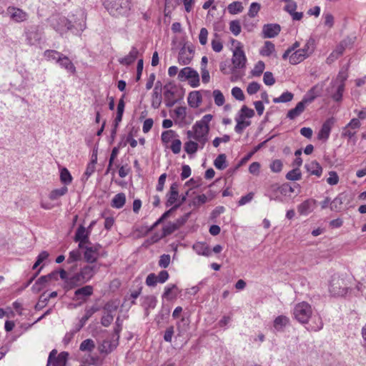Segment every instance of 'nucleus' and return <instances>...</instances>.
Segmentation results:
<instances>
[{
	"mask_svg": "<svg viewBox=\"0 0 366 366\" xmlns=\"http://www.w3.org/2000/svg\"><path fill=\"white\" fill-rule=\"evenodd\" d=\"M53 28L61 34L67 31H71L74 34H79L86 28V23L83 14L78 21L68 19L65 16H56L52 19Z\"/></svg>",
	"mask_w": 366,
	"mask_h": 366,
	"instance_id": "obj_1",
	"label": "nucleus"
},
{
	"mask_svg": "<svg viewBox=\"0 0 366 366\" xmlns=\"http://www.w3.org/2000/svg\"><path fill=\"white\" fill-rule=\"evenodd\" d=\"M99 267L97 265H85L79 272L73 274L69 280L70 288H74L89 282L99 271Z\"/></svg>",
	"mask_w": 366,
	"mask_h": 366,
	"instance_id": "obj_2",
	"label": "nucleus"
},
{
	"mask_svg": "<svg viewBox=\"0 0 366 366\" xmlns=\"http://www.w3.org/2000/svg\"><path fill=\"white\" fill-rule=\"evenodd\" d=\"M233 42H235V40H234ZM236 42L237 46H236V49L233 51V55L232 58V61L233 64V67L231 69V72L233 74V76L231 79L232 81H234L237 78V76L235 75L237 69H244L247 62L246 56L244 54V51L242 49V44L237 41H236Z\"/></svg>",
	"mask_w": 366,
	"mask_h": 366,
	"instance_id": "obj_3",
	"label": "nucleus"
},
{
	"mask_svg": "<svg viewBox=\"0 0 366 366\" xmlns=\"http://www.w3.org/2000/svg\"><path fill=\"white\" fill-rule=\"evenodd\" d=\"M209 130V127H202L199 124L195 123L192 129L187 131V136L188 139H193L199 142V149H202L208 141Z\"/></svg>",
	"mask_w": 366,
	"mask_h": 366,
	"instance_id": "obj_4",
	"label": "nucleus"
},
{
	"mask_svg": "<svg viewBox=\"0 0 366 366\" xmlns=\"http://www.w3.org/2000/svg\"><path fill=\"white\" fill-rule=\"evenodd\" d=\"M312 314L311 305L302 302L295 305L293 309L294 317L300 323L305 324L308 322Z\"/></svg>",
	"mask_w": 366,
	"mask_h": 366,
	"instance_id": "obj_5",
	"label": "nucleus"
},
{
	"mask_svg": "<svg viewBox=\"0 0 366 366\" xmlns=\"http://www.w3.org/2000/svg\"><path fill=\"white\" fill-rule=\"evenodd\" d=\"M361 127V122L358 119L353 118L342 129L341 137L347 138V143L352 139L357 133V130Z\"/></svg>",
	"mask_w": 366,
	"mask_h": 366,
	"instance_id": "obj_6",
	"label": "nucleus"
},
{
	"mask_svg": "<svg viewBox=\"0 0 366 366\" xmlns=\"http://www.w3.org/2000/svg\"><path fill=\"white\" fill-rule=\"evenodd\" d=\"M330 292L334 296H342L347 292L344 280L339 277H333L330 284Z\"/></svg>",
	"mask_w": 366,
	"mask_h": 366,
	"instance_id": "obj_7",
	"label": "nucleus"
},
{
	"mask_svg": "<svg viewBox=\"0 0 366 366\" xmlns=\"http://www.w3.org/2000/svg\"><path fill=\"white\" fill-rule=\"evenodd\" d=\"M6 15L16 23L24 22L29 18L28 13L15 6H9L6 9Z\"/></svg>",
	"mask_w": 366,
	"mask_h": 366,
	"instance_id": "obj_8",
	"label": "nucleus"
},
{
	"mask_svg": "<svg viewBox=\"0 0 366 366\" xmlns=\"http://www.w3.org/2000/svg\"><path fill=\"white\" fill-rule=\"evenodd\" d=\"M102 248L101 244H95L90 247H85L84 252V257L86 262L94 263L100 257V249Z\"/></svg>",
	"mask_w": 366,
	"mask_h": 366,
	"instance_id": "obj_9",
	"label": "nucleus"
},
{
	"mask_svg": "<svg viewBox=\"0 0 366 366\" xmlns=\"http://www.w3.org/2000/svg\"><path fill=\"white\" fill-rule=\"evenodd\" d=\"M323 91V84H317L312 86L303 97L302 102L305 104L312 103L320 97Z\"/></svg>",
	"mask_w": 366,
	"mask_h": 366,
	"instance_id": "obj_10",
	"label": "nucleus"
},
{
	"mask_svg": "<svg viewBox=\"0 0 366 366\" xmlns=\"http://www.w3.org/2000/svg\"><path fill=\"white\" fill-rule=\"evenodd\" d=\"M116 0H104L103 4L104 8L113 16L118 17L120 16L127 15V7L124 6H119L118 8L113 6Z\"/></svg>",
	"mask_w": 366,
	"mask_h": 366,
	"instance_id": "obj_11",
	"label": "nucleus"
},
{
	"mask_svg": "<svg viewBox=\"0 0 366 366\" xmlns=\"http://www.w3.org/2000/svg\"><path fill=\"white\" fill-rule=\"evenodd\" d=\"M179 184L177 182H174L171 184L169 191L167 194V202H166V207H173L177 204L176 202L179 199Z\"/></svg>",
	"mask_w": 366,
	"mask_h": 366,
	"instance_id": "obj_12",
	"label": "nucleus"
},
{
	"mask_svg": "<svg viewBox=\"0 0 366 366\" xmlns=\"http://www.w3.org/2000/svg\"><path fill=\"white\" fill-rule=\"evenodd\" d=\"M119 345V340L114 337L112 340H104L99 346V351L101 354L108 355L114 350Z\"/></svg>",
	"mask_w": 366,
	"mask_h": 366,
	"instance_id": "obj_13",
	"label": "nucleus"
},
{
	"mask_svg": "<svg viewBox=\"0 0 366 366\" xmlns=\"http://www.w3.org/2000/svg\"><path fill=\"white\" fill-rule=\"evenodd\" d=\"M94 292V288L91 285H86L79 289H77L74 292V297L73 300H81L83 302L86 301V299L90 297Z\"/></svg>",
	"mask_w": 366,
	"mask_h": 366,
	"instance_id": "obj_14",
	"label": "nucleus"
},
{
	"mask_svg": "<svg viewBox=\"0 0 366 366\" xmlns=\"http://www.w3.org/2000/svg\"><path fill=\"white\" fill-rule=\"evenodd\" d=\"M281 27L277 24H268L263 26L262 34L264 38H274L280 32Z\"/></svg>",
	"mask_w": 366,
	"mask_h": 366,
	"instance_id": "obj_15",
	"label": "nucleus"
},
{
	"mask_svg": "<svg viewBox=\"0 0 366 366\" xmlns=\"http://www.w3.org/2000/svg\"><path fill=\"white\" fill-rule=\"evenodd\" d=\"M332 124V119H328L323 123L317 134L318 139L326 142L329 139Z\"/></svg>",
	"mask_w": 366,
	"mask_h": 366,
	"instance_id": "obj_16",
	"label": "nucleus"
},
{
	"mask_svg": "<svg viewBox=\"0 0 366 366\" xmlns=\"http://www.w3.org/2000/svg\"><path fill=\"white\" fill-rule=\"evenodd\" d=\"M315 204L316 200L313 199H307L298 205L297 211L301 215H307L313 211Z\"/></svg>",
	"mask_w": 366,
	"mask_h": 366,
	"instance_id": "obj_17",
	"label": "nucleus"
},
{
	"mask_svg": "<svg viewBox=\"0 0 366 366\" xmlns=\"http://www.w3.org/2000/svg\"><path fill=\"white\" fill-rule=\"evenodd\" d=\"M288 184H282L278 186L277 184L272 185L267 192V196L271 200H277V196L275 194L276 192H279L281 194H286L288 192Z\"/></svg>",
	"mask_w": 366,
	"mask_h": 366,
	"instance_id": "obj_18",
	"label": "nucleus"
},
{
	"mask_svg": "<svg viewBox=\"0 0 366 366\" xmlns=\"http://www.w3.org/2000/svg\"><path fill=\"white\" fill-rule=\"evenodd\" d=\"M139 55V51L137 47L132 46L131 51L129 54L126 56L121 58L119 59V62L125 66H129L132 64L137 59Z\"/></svg>",
	"mask_w": 366,
	"mask_h": 366,
	"instance_id": "obj_19",
	"label": "nucleus"
},
{
	"mask_svg": "<svg viewBox=\"0 0 366 366\" xmlns=\"http://www.w3.org/2000/svg\"><path fill=\"white\" fill-rule=\"evenodd\" d=\"M305 167L311 175H315L320 177L322 174V167L315 160L307 163Z\"/></svg>",
	"mask_w": 366,
	"mask_h": 366,
	"instance_id": "obj_20",
	"label": "nucleus"
},
{
	"mask_svg": "<svg viewBox=\"0 0 366 366\" xmlns=\"http://www.w3.org/2000/svg\"><path fill=\"white\" fill-rule=\"evenodd\" d=\"M97 311H99V307L97 306H92L90 308H86L85 310V314L80 319L79 322L76 326V330H80L85 325L88 320Z\"/></svg>",
	"mask_w": 366,
	"mask_h": 366,
	"instance_id": "obj_21",
	"label": "nucleus"
},
{
	"mask_svg": "<svg viewBox=\"0 0 366 366\" xmlns=\"http://www.w3.org/2000/svg\"><path fill=\"white\" fill-rule=\"evenodd\" d=\"M57 64H59L61 68L66 69L71 74H74L76 72V67L74 66V64L69 59V57L64 54H62Z\"/></svg>",
	"mask_w": 366,
	"mask_h": 366,
	"instance_id": "obj_22",
	"label": "nucleus"
},
{
	"mask_svg": "<svg viewBox=\"0 0 366 366\" xmlns=\"http://www.w3.org/2000/svg\"><path fill=\"white\" fill-rule=\"evenodd\" d=\"M188 104L191 107H198L202 102V95L199 91H194L189 94Z\"/></svg>",
	"mask_w": 366,
	"mask_h": 366,
	"instance_id": "obj_23",
	"label": "nucleus"
},
{
	"mask_svg": "<svg viewBox=\"0 0 366 366\" xmlns=\"http://www.w3.org/2000/svg\"><path fill=\"white\" fill-rule=\"evenodd\" d=\"M126 203V195L121 192L116 194L111 202V207L115 209L122 208Z\"/></svg>",
	"mask_w": 366,
	"mask_h": 366,
	"instance_id": "obj_24",
	"label": "nucleus"
},
{
	"mask_svg": "<svg viewBox=\"0 0 366 366\" xmlns=\"http://www.w3.org/2000/svg\"><path fill=\"white\" fill-rule=\"evenodd\" d=\"M306 58H307V55H305L303 50L297 49L290 55V63L291 64L296 65L303 61Z\"/></svg>",
	"mask_w": 366,
	"mask_h": 366,
	"instance_id": "obj_25",
	"label": "nucleus"
},
{
	"mask_svg": "<svg viewBox=\"0 0 366 366\" xmlns=\"http://www.w3.org/2000/svg\"><path fill=\"white\" fill-rule=\"evenodd\" d=\"M305 106L302 101L298 102L294 109L287 112V117L290 119H294L299 117L305 111Z\"/></svg>",
	"mask_w": 366,
	"mask_h": 366,
	"instance_id": "obj_26",
	"label": "nucleus"
},
{
	"mask_svg": "<svg viewBox=\"0 0 366 366\" xmlns=\"http://www.w3.org/2000/svg\"><path fill=\"white\" fill-rule=\"evenodd\" d=\"M26 41L29 45H36L40 43L41 34L38 31H29L26 33Z\"/></svg>",
	"mask_w": 366,
	"mask_h": 366,
	"instance_id": "obj_27",
	"label": "nucleus"
},
{
	"mask_svg": "<svg viewBox=\"0 0 366 366\" xmlns=\"http://www.w3.org/2000/svg\"><path fill=\"white\" fill-rule=\"evenodd\" d=\"M353 43V39L350 37H347L340 42V44L337 46L334 51L335 52V54H337V56H340L344 53L345 49L350 46Z\"/></svg>",
	"mask_w": 366,
	"mask_h": 366,
	"instance_id": "obj_28",
	"label": "nucleus"
},
{
	"mask_svg": "<svg viewBox=\"0 0 366 366\" xmlns=\"http://www.w3.org/2000/svg\"><path fill=\"white\" fill-rule=\"evenodd\" d=\"M193 249L199 255L209 256L211 254L209 247L203 242H197L193 244Z\"/></svg>",
	"mask_w": 366,
	"mask_h": 366,
	"instance_id": "obj_29",
	"label": "nucleus"
},
{
	"mask_svg": "<svg viewBox=\"0 0 366 366\" xmlns=\"http://www.w3.org/2000/svg\"><path fill=\"white\" fill-rule=\"evenodd\" d=\"M345 199L344 194H338L331 202L330 209L334 212H340L342 209V204Z\"/></svg>",
	"mask_w": 366,
	"mask_h": 366,
	"instance_id": "obj_30",
	"label": "nucleus"
},
{
	"mask_svg": "<svg viewBox=\"0 0 366 366\" xmlns=\"http://www.w3.org/2000/svg\"><path fill=\"white\" fill-rule=\"evenodd\" d=\"M162 89L158 88H154L152 96V107L154 109H158L162 104Z\"/></svg>",
	"mask_w": 366,
	"mask_h": 366,
	"instance_id": "obj_31",
	"label": "nucleus"
},
{
	"mask_svg": "<svg viewBox=\"0 0 366 366\" xmlns=\"http://www.w3.org/2000/svg\"><path fill=\"white\" fill-rule=\"evenodd\" d=\"M49 282L46 275L39 277L33 285L31 290L34 292L38 293L41 291Z\"/></svg>",
	"mask_w": 366,
	"mask_h": 366,
	"instance_id": "obj_32",
	"label": "nucleus"
},
{
	"mask_svg": "<svg viewBox=\"0 0 366 366\" xmlns=\"http://www.w3.org/2000/svg\"><path fill=\"white\" fill-rule=\"evenodd\" d=\"M289 323V318L285 315H280L274 320L273 327L276 331H281Z\"/></svg>",
	"mask_w": 366,
	"mask_h": 366,
	"instance_id": "obj_33",
	"label": "nucleus"
},
{
	"mask_svg": "<svg viewBox=\"0 0 366 366\" xmlns=\"http://www.w3.org/2000/svg\"><path fill=\"white\" fill-rule=\"evenodd\" d=\"M336 87L335 92L331 94V97L335 102H341L342 99V94L345 91V83H340L336 86V83L333 84L332 88Z\"/></svg>",
	"mask_w": 366,
	"mask_h": 366,
	"instance_id": "obj_34",
	"label": "nucleus"
},
{
	"mask_svg": "<svg viewBox=\"0 0 366 366\" xmlns=\"http://www.w3.org/2000/svg\"><path fill=\"white\" fill-rule=\"evenodd\" d=\"M89 232L86 230V228L80 225L75 233L74 236V241L77 242L78 240H83V241H89Z\"/></svg>",
	"mask_w": 366,
	"mask_h": 366,
	"instance_id": "obj_35",
	"label": "nucleus"
},
{
	"mask_svg": "<svg viewBox=\"0 0 366 366\" xmlns=\"http://www.w3.org/2000/svg\"><path fill=\"white\" fill-rule=\"evenodd\" d=\"M142 305L147 311L149 308L154 309L157 305V300L153 296H145L141 299Z\"/></svg>",
	"mask_w": 366,
	"mask_h": 366,
	"instance_id": "obj_36",
	"label": "nucleus"
},
{
	"mask_svg": "<svg viewBox=\"0 0 366 366\" xmlns=\"http://www.w3.org/2000/svg\"><path fill=\"white\" fill-rule=\"evenodd\" d=\"M192 139L184 144V150L188 154H193L199 149V142Z\"/></svg>",
	"mask_w": 366,
	"mask_h": 366,
	"instance_id": "obj_37",
	"label": "nucleus"
},
{
	"mask_svg": "<svg viewBox=\"0 0 366 366\" xmlns=\"http://www.w3.org/2000/svg\"><path fill=\"white\" fill-rule=\"evenodd\" d=\"M178 137V134L174 130H167L162 133L161 139L162 142L165 144H167L171 141L175 139L176 137Z\"/></svg>",
	"mask_w": 366,
	"mask_h": 366,
	"instance_id": "obj_38",
	"label": "nucleus"
},
{
	"mask_svg": "<svg viewBox=\"0 0 366 366\" xmlns=\"http://www.w3.org/2000/svg\"><path fill=\"white\" fill-rule=\"evenodd\" d=\"M95 348L94 341L92 339H86L79 345V350L81 352H92Z\"/></svg>",
	"mask_w": 366,
	"mask_h": 366,
	"instance_id": "obj_39",
	"label": "nucleus"
},
{
	"mask_svg": "<svg viewBox=\"0 0 366 366\" xmlns=\"http://www.w3.org/2000/svg\"><path fill=\"white\" fill-rule=\"evenodd\" d=\"M207 202V197L206 194H200L194 197L192 200L189 202V207H193L194 208H198L201 205L204 204Z\"/></svg>",
	"mask_w": 366,
	"mask_h": 366,
	"instance_id": "obj_40",
	"label": "nucleus"
},
{
	"mask_svg": "<svg viewBox=\"0 0 366 366\" xmlns=\"http://www.w3.org/2000/svg\"><path fill=\"white\" fill-rule=\"evenodd\" d=\"M62 56V54L56 50H46L44 53V56L48 61H54L58 63L59 59Z\"/></svg>",
	"mask_w": 366,
	"mask_h": 366,
	"instance_id": "obj_41",
	"label": "nucleus"
},
{
	"mask_svg": "<svg viewBox=\"0 0 366 366\" xmlns=\"http://www.w3.org/2000/svg\"><path fill=\"white\" fill-rule=\"evenodd\" d=\"M226 159L227 157L224 154H219L214 161V167L219 170L224 169L227 166Z\"/></svg>",
	"mask_w": 366,
	"mask_h": 366,
	"instance_id": "obj_42",
	"label": "nucleus"
},
{
	"mask_svg": "<svg viewBox=\"0 0 366 366\" xmlns=\"http://www.w3.org/2000/svg\"><path fill=\"white\" fill-rule=\"evenodd\" d=\"M176 86L174 84L169 83L164 86V99H174Z\"/></svg>",
	"mask_w": 366,
	"mask_h": 366,
	"instance_id": "obj_43",
	"label": "nucleus"
},
{
	"mask_svg": "<svg viewBox=\"0 0 366 366\" xmlns=\"http://www.w3.org/2000/svg\"><path fill=\"white\" fill-rule=\"evenodd\" d=\"M294 97V94L290 92H283L279 97H275L273 99V102L274 103H286L292 100Z\"/></svg>",
	"mask_w": 366,
	"mask_h": 366,
	"instance_id": "obj_44",
	"label": "nucleus"
},
{
	"mask_svg": "<svg viewBox=\"0 0 366 366\" xmlns=\"http://www.w3.org/2000/svg\"><path fill=\"white\" fill-rule=\"evenodd\" d=\"M69 353L67 352H62L59 354L57 357H54V360L51 362L55 366L64 365L66 363Z\"/></svg>",
	"mask_w": 366,
	"mask_h": 366,
	"instance_id": "obj_45",
	"label": "nucleus"
},
{
	"mask_svg": "<svg viewBox=\"0 0 366 366\" xmlns=\"http://www.w3.org/2000/svg\"><path fill=\"white\" fill-rule=\"evenodd\" d=\"M235 121L237 122V124L234 127V131L237 134H242L243 130L250 124V122L245 121L242 119V118L236 117Z\"/></svg>",
	"mask_w": 366,
	"mask_h": 366,
	"instance_id": "obj_46",
	"label": "nucleus"
},
{
	"mask_svg": "<svg viewBox=\"0 0 366 366\" xmlns=\"http://www.w3.org/2000/svg\"><path fill=\"white\" fill-rule=\"evenodd\" d=\"M274 51V44L269 41L264 42V46L260 50L262 56H269Z\"/></svg>",
	"mask_w": 366,
	"mask_h": 366,
	"instance_id": "obj_47",
	"label": "nucleus"
},
{
	"mask_svg": "<svg viewBox=\"0 0 366 366\" xmlns=\"http://www.w3.org/2000/svg\"><path fill=\"white\" fill-rule=\"evenodd\" d=\"M243 6L240 1H234L228 5L227 9L231 14H237L243 11Z\"/></svg>",
	"mask_w": 366,
	"mask_h": 366,
	"instance_id": "obj_48",
	"label": "nucleus"
},
{
	"mask_svg": "<svg viewBox=\"0 0 366 366\" xmlns=\"http://www.w3.org/2000/svg\"><path fill=\"white\" fill-rule=\"evenodd\" d=\"M68 192V189L66 186L62 187L59 189L52 190L49 194V199L51 200H56L59 197L64 196Z\"/></svg>",
	"mask_w": 366,
	"mask_h": 366,
	"instance_id": "obj_49",
	"label": "nucleus"
},
{
	"mask_svg": "<svg viewBox=\"0 0 366 366\" xmlns=\"http://www.w3.org/2000/svg\"><path fill=\"white\" fill-rule=\"evenodd\" d=\"M300 49L303 50L304 53H305V55H307V57H308L315 51V39L310 38L308 40H307L303 48Z\"/></svg>",
	"mask_w": 366,
	"mask_h": 366,
	"instance_id": "obj_50",
	"label": "nucleus"
},
{
	"mask_svg": "<svg viewBox=\"0 0 366 366\" xmlns=\"http://www.w3.org/2000/svg\"><path fill=\"white\" fill-rule=\"evenodd\" d=\"M60 179L61 182L67 185L69 184L72 181V177L69 171L66 168H62L60 171Z\"/></svg>",
	"mask_w": 366,
	"mask_h": 366,
	"instance_id": "obj_51",
	"label": "nucleus"
},
{
	"mask_svg": "<svg viewBox=\"0 0 366 366\" xmlns=\"http://www.w3.org/2000/svg\"><path fill=\"white\" fill-rule=\"evenodd\" d=\"M194 69L191 67H184L178 73V79L180 81H186L189 79L190 75L192 74Z\"/></svg>",
	"mask_w": 366,
	"mask_h": 366,
	"instance_id": "obj_52",
	"label": "nucleus"
},
{
	"mask_svg": "<svg viewBox=\"0 0 366 366\" xmlns=\"http://www.w3.org/2000/svg\"><path fill=\"white\" fill-rule=\"evenodd\" d=\"M265 68V64L262 61H259L254 65V69L251 71V74L253 76H260L263 73Z\"/></svg>",
	"mask_w": 366,
	"mask_h": 366,
	"instance_id": "obj_53",
	"label": "nucleus"
},
{
	"mask_svg": "<svg viewBox=\"0 0 366 366\" xmlns=\"http://www.w3.org/2000/svg\"><path fill=\"white\" fill-rule=\"evenodd\" d=\"M178 229V226L176 223L169 222L166 225L164 226L162 229V235L163 237H167Z\"/></svg>",
	"mask_w": 366,
	"mask_h": 366,
	"instance_id": "obj_54",
	"label": "nucleus"
},
{
	"mask_svg": "<svg viewBox=\"0 0 366 366\" xmlns=\"http://www.w3.org/2000/svg\"><path fill=\"white\" fill-rule=\"evenodd\" d=\"M302 177V174L298 168L293 169L290 170L286 174V179L290 181H296L300 179Z\"/></svg>",
	"mask_w": 366,
	"mask_h": 366,
	"instance_id": "obj_55",
	"label": "nucleus"
},
{
	"mask_svg": "<svg viewBox=\"0 0 366 366\" xmlns=\"http://www.w3.org/2000/svg\"><path fill=\"white\" fill-rule=\"evenodd\" d=\"M176 118L180 122H183L187 116V108L185 107H178L174 109Z\"/></svg>",
	"mask_w": 366,
	"mask_h": 366,
	"instance_id": "obj_56",
	"label": "nucleus"
},
{
	"mask_svg": "<svg viewBox=\"0 0 366 366\" xmlns=\"http://www.w3.org/2000/svg\"><path fill=\"white\" fill-rule=\"evenodd\" d=\"M81 253L79 249L71 251L69 254L67 263L71 264L79 261L81 259Z\"/></svg>",
	"mask_w": 366,
	"mask_h": 366,
	"instance_id": "obj_57",
	"label": "nucleus"
},
{
	"mask_svg": "<svg viewBox=\"0 0 366 366\" xmlns=\"http://www.w3.org/2000/svg\"><path fill=\"white\" fill-rule=\"evenodd\" d=\"M229 30L234 36H238L241 32V25L239 21H231L229 22Z\"/></svg>",
	"mask_w": 366,
	"mask_h": 366,
	"instance_id": "obj_58",
	"label": "nucleus"
},
{
	"mask_svg": "<svg viewBox=\"0 0 366 366\" xmlns=\"http://www.w3.org/2000/svg\"><path fill=\"white\" fill-rule=\"evenodd\" d=\"M239 118L244 119L246 117L252 118L254 115L253 109L248 108L247 106H243L240 109Z\"/></svg>",
	"mask_w": 366,
	"mask_h": 366,
	"instance_id": "obj_59",
	"label": "nucleus"
},
{
	"mask_svg": "<svg viewBox=\"0 0 366 366\" xmlns=\"http://www.w3.org/2000/svg\"><path fill=\"white\" fill-rule=\"evenodd\" d=\"M174 289H177V286L175 285H170L167 286L164 288V292L162 295V298L163 299L165 298L167 300H172L173 298H175L176 295L172 294V291Z\"/></svg>",
	"mask_w": 366,
	"mask_h": 366,
	"instance_id": "obj_60",
	"label": "nucleus"
},
{
	"mask_svg": "<svg viewBox=\"0 0 366 366\" xmlns=\"http://www.w3.org/2000/svg\"><path fill=\"white\" fill-rule=\"evenodd\" d=\"M213 96L214 99V103L216 105L220 107L224 104L225 99L223 94L221 91L216 89L213 91Z\"/></svg>",
	"mask_w": 366,
	"mask_h": 366,
	"instance_id": "obj_61",
	"label": "nucleus"
},
{
	"mask_svg": "<svg viewBox=\"0 0 366 366\" xmlns=\"http://www.w3.org/2000/svg\"><path fill=\"white\" fill-rule=\"evenodd\" d=\"M97 161V157H95V160H92L87 165L86 171L84 172V177L86 179H88L89 177L95 171V164Z\"/></svg>",
	"mask_w": 366,
	"mask_h": 366,
	"instance_id": "obj_62",
	"label": "nucleus"
},
{
	"mask_svg": "<svg viewBox=\"0 0 366 366\" xmlns=\"http://www.w3.org/2000/svg\"><path fill=\"white\" fill-rule=\"evenodd\" d=\"M191 86L195 88L199 85V76L198 72L194 69L192 74L187 79Z\"/></svg>",
	"mask_w": 366,
	"mask_h": 366,
	"instance_id": "obj_63",
	"label": "nucleus"
},
{
	"mask_svg": "<svg viewBox=\"0 0 366 366\" xmlns=\"http://www.w3.org/2000/svg\"><path fill=\"white\" fill-rule=\"evenodd\" d=\"M260 7L259 4L257 2L252 3L247 13L248 16L251 18L256 16L260 10Z\"/></svg>",
	"mask_w": 366,
	"mask_h": 366,
	"instance_id": "obj_64",
	"label": "nucleus"
}]
</instances>
